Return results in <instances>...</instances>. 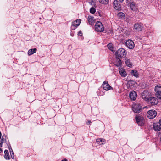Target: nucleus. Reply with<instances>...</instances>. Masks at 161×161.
<instances>
[{
  "label": "nucleus",
  "mask_w": 161,
  "mask_h": 161,
  "mask_svg": "<svg viewBox=\"0 0 161 161\" xmlns=\"http://www.w3.org/2000/svg\"><path fill=\"white\" fill-rule=\"evenodd\" d=\"M88 2L92 5H94L95 4V2L94 0H89Z\"/></svg>",
  "instance_id": "nucleus-29"
},
{
  "label": "nucleus",
  "mask_w": 161,
  "mask_h": 161,
  "mask_svg": "<svg viewBox=\"0 0 161 161\" xmlns=\"http://www.w3.org/2000/svg\"><path fill=\"white\" fill-rule=\"evenodd\" d=\"M91 121L90 120H89L86 123V124L87 125H89L91 123Z\"/></svg>",
  "instance_id": "nucleus-35"
},
{
  "label": "nucleus",
  "mask_w": 161,
  "mask_h": 161,
  "mask_svg": "<svg viewBox=\"0 0 161 161\" xmlns=\"http://www.w3.org/2000/svg\"><path fill=\"white\" fill-rule=\"evenodd\" d=\"M125 43L127 47L130 49H133L135 47L134 42L131 40L128 39L126 40Z\"/></svg>",
  "instance_id": "nucleus-9"
},
{
  "label": "nucleus",
  "mask_w": 161,
  "mask_h": 161,
  "mask_svg": "<svg viewBox=\"0 0 161 161\" xmlns=\"http://www.w3.org/2000/svg\"><path fill=\"white\" fill-rule=\"evenodd\" d=\"M119 72L121 76L124 77L126 76L127 75L126 71L125 69H120L119 70Z\"/></svg>",
  "instance_id": "nucleus-17"
},
{
  "label": "nucleus",
  "mask_w": 161,
  "mask_h": 161,
  "mask_svg": "<svg viewBox=\"0 0 161 161\" xmlns=\"http://www.w3.org/2000/svg\"><path fill=\"white\" fill-rule=\"evenodd\" d=\"M2 152V150L1 148H0V153Z\"/></svg>",
  "instance_id": "nucleus-40"
},
{
  "label": "nucleus",
  "mask_w": 161,
  "mask_h": 161,
  "mask_svg": "<svg viewBox=\"0 0 161 161\" xmlns=\"http://www.w3.org/2000/svg\"><path fill=\"white\" fill-rule=\"evenodd\" d=\"M5 155L4 156L6 160H9L10 159L9 154L8 151L7 150H5L4 151Z\"/></svg>",
  "instance_id": "nucleus-21"
},
{
  "label": "nucleus",
  "mask_w": 161,
  "mask_h": 161,
  "mask_svg": "<svg viewBox=\"0 0 161 161\" xmlns=\"http://www.w3.org/2000/svg\"><path fill=\"white\" fill-rule=\"evenodd\" d=\"M153 129L155 131H159L161 130V127L159 124L158 123H154L153 124Z\"/></svg>",
  "instance_id": "nucleus-14"
},
{
  "label": "nucleus",
  "mask_w": 161,
  "mask_h": 161,
  "mask_svg": "<svg viewBox=\"0 0 161 161\" xmlns=\"http://www.w3.org/2000/svg\"><path fill=\"white\" fill-rule=\"evenodd\" d=\"M131 74L137 78L139 76V74L137 71L136 70H132L131 71Z\"/></svg>",
  "instance_id": "nucleus-22"
},
{
  "label": "nucleus",
  "mask_w": 161,
  "mask_h": 161,
  "mask_svg": "<svg viewBox=\"0 0 161 161\" xmlns=\"http://www.w3.org/2000/svg\"><path fill=\"white\" fill-rule=\"evenodd\" d=\"M80 19H77L76 20L72 22V26L71 27V28L72 30H75V27H76L78 26L80 23Z\"/></svg>",
  "instance_id": "nucleus-11"
},
{
  "label": "nucleus",
  "mask_w": 161,
  "mask_h": 161,
  "mask_svg": "<svg viewBox=\"0 0 161 161\" xmlns=\"http://www.w3.org/2000/svg\"><path fill=\"white\" fill-rule=\"evenodd\" d=\"M157 115V112L154 110H151L148 111L147 114V117L149 119H153Z\"/></svg>",
  "instance_id": "nucleus-7"
},
{
  "label": "nucleus",
  "mask_w": 161,
  "mask_h": 161,
  "mask_svg": "<svg viewBox=\"0 0 161 161\" xmlns=\"http://www.w3.org/2000/svg\"><path fill=\"white\" fill-rule=\"evenodd\" d=\"M99 2L100 3L105 4H107L108 3V0H99Z\"/></svg>",
  "instance_id": "nucleus-28"
},
{
  "label": "nucleus",
  "mask_w": 161,
  "mask_h": 161,
  "mask_svg": "<svg viewBox=\"0 0 161 161\" xmlns=\"http://www.w3.org/2000/svg\"><path fill=\"white\" fill-rule=\"evenodd\" d=\"M132 109L134 112L139 113L141 112L142 107L140 104H134L133 105Z\"/></svg>",
  "instance_id": "nucleus-4"
},
{
  "label": "nucleus",
  "mask_w": 161,
  "mask_h": 161,
  "mask_svg": "<svg viewBox=\"0 0 161 161\" xmlns=\"http://www.w3.org/2000/svg\"><path fill=\"white\" fill-rule=\"evenodd\" d=\"M117 16L120 18H124L125 17L124 14L122 12H119L117 14Z\"/></svg>",
  "instance_id": "nucleus-26"
},
{
  "label": "nucleus",
  "mask_w": 161,
  "mask_h": 161,
  "mask_svg": "<svg viewBox=\"0 0 161 161\" xmlns=\"http://www.w3.org/2000/svg\"><path fill=\"white\" fill-rule=\"evenodd\" d=\"M156 96L159 100H161V86L157 85L155 87Z\"/></svg>",
  "instance_id": "nucleus-5"
},
{
  "label": "nucleus",
  "mask_w": 161,
  "mask_h": 161,
  "mask_svg": "<svg viewBox=\"0 0 161 161\" xmlns=\"http://www.w3.org/2000/svg\"><path fill=\"white\" fill-rule=\"evenodd\" d=\"M95 31L99 32H103L104 31V27L101 22L97 21L95 25Z\"/></svg>",
  "instance_id": "nucleus-2"
},
{
  "label": "nucleus",
  "mask_w": 161,
  "mask_h": 161,
  "mask_svg": "<svg viewBox=\"0 0 161 161\" xmlns=\"http://www.w3.org/2000/svg\"><path fill=\"white\" fill-rule=\"evenodd\" d=\"M147 102L152 105H155L158 104V101L156 97H150Z\"/></svg>",
  "instance_id": "nucleus-8"
},
{
  "label": "nucleus",
  "mask_w": 161,
  "mask_h": 161,
  "mask_svg": "<svg viewBox=\"0 0 161 161\" xmlns=\"http://www.w3.org/2000/svg\"><path fill=\"white\" fill-rule=\"evenodd\" d=\"M108 47L109 49L111 50L112 52H114L115 50L114 49V47H113L112 44L111 43H109L108 45Z\"/></svg>",
  "instance_id": "nucleus-24"
},
{
  "label": "nucleus",
  "mask_w": 161,
  "mask_h": 161,
  "mask_svg": "<svg viewBox=\"0 0 161 161\" xmlns=\"http://www.w3.org/2000/svg\"><path fill=\"white\" fill-rule=\"evenodd\" d=\"M1 135H2V134H1V132L0 131V139L1 138Z\"/></svg>",
  "instance_id": "nucleus-39"
},
{
  "label": "nucleus",
  "mask_w": 161,
  "mask_h": 161,
  "mask_svg": "<svg viewBox=\"0 0 161 161\" xmlns=\"http://www.w3.org/2000/svg\"><path fill=\"white\" fill-rule=\"evenodd\" d=\"M6 141V139H4V136L3 135L2 138L1 139V140L0 141V146L1 147L2 146V144L3 143L5 142Z\"/></svg>",
  "instance_id": "nucleus-27"
},
{
  "label": "nucleus",
  "mask_w": 161,
  "mask_h": 161,
  "mask_svg": "<svg viewBox=\"0 0 161 161\" xmlns=\"http://www.w3.org/2000/svg\"><path fill=\"white\" fill-rule=\"evenodd\" d=\"M94 20V18L93 17L91 16H89L88 18V21L89 23L91 24H92V23Z\"/></svg>",
  "instance_id": "nucleus-25"
},
{
  "label": "nucleus",
  "mask_w": 161,
  "mask_h": 161,
  "mask_svg": "<svg viewBox=\"0 0 161 161\" xmlns=\"http://www.w3.org/2000/svg\"><path fill=\"white\" fill-rule=\"evenodd\" d=\"M95 11V9L93 7L91 8L90 9V12L92 14H94Z\"/></svg>",
  "instance_id": "nucleus-30"
},
{
  "label": "nucleus",
  "mask_w": 161,
  "mask_h": 161,
  "mask_svg": "<svg viewBox=\"0 0 161 161\" xmlns=\"http://www.w3.org/2000/svg\"><path fill=\"white\" fill-rule=\"evenodd\" d=\"M106 140L104 139H97L96 140V142L99 145L104 144L105 143Z\"/></svg>",
  "instance_id": "nucleus-16"
},
{
  "label": "nucleus",
  "mask_w": 161,
  "mask_h": 161,
  "mask_svg": "<svg viewBox=\"0 0 161 161\" xmlns=\"http://www.w3.org/2000/svg\"><path fill=\"white\" fill-rule=\"evenodd\" d=\"M126 52L124 48L119 49L115 53L116 58H124L126 55Z\"/></svg>",
  "instance_id": "nucleus-1"
},
{
  "label": "nucleus",
  "mask_w": 161,
  "mask_h": 161,
  "mask_svg": "<svg viewBox=\"0 0 161 161\" xmlns=\"http://www.w3.org/2000/svg\"><path fill=\"white\" fill-rule=\"evenodd\" d=\"M135 119L139 125L142 126L144 123V119L143 117L140 115H136L135 116Z\"/></svg>",
  "instance_id": "nucleus-3"
},
{
  "label": "nucleus",
  "mask_w": 161,
  "mask_h": 161,
  "mask_svg": "<svg viewBox=\"0 0 161 161\" xmlns=\"http://www.w3.org/2000/svg\"><path fill=\"white\" fill-rule=\"evenodd\" d=\"M10 155H11V158L12 159L14 158V153L13 152V153L11 152V153H10Z\"/></svg>",
  "instance_id": "nucleus-33"
},
{
  "label": "nucleus",
  "mask_w": 161,
  "mask_h": 161,
  "mask_svg": "<svg viewBox=\"0 0 161 161\" xmlns=\"http://www.w3.org/2000/svg\"><path fill=\"white\" fill-rule=\"evenodd\" d=\"M61 161H68L66 159H63L61 160Z\"/></svg>",
  "instance_id": "nucleus-38"
},
{
  "label": "nucleus",
  "mask_w": 161,
  "mask_h": 161,
  "mask_svg": "<svg viewBox=\"0 0 161 161\" xmlns=\"http://www.w3.org/2000/svg\"><path fill=\"white\" fill-rule=\"evenodd\" d=\"M133 82V83H134V81H131V80H130V81H128V84H129L130 85V83H131V82Z\"/></svg>",
  "instance_id": "nucleus-34"
},
{
  "label": "nucleus",
  "mask_w": 161,
  "mask_h": 161,
  "mask_svg": "<svg viewBox=\"0 0 161 161\" xmlns=\"http://www.w3.org/2000/svg\"><path fill=\"white\" fill-rule=\"evenodd\" d=\"M119 1L121 3H122L123 2V1H124V0H119Z\"/></svg>",
  "instance_id": "nucleus-37"
},
{
  "label": "nucleus",
  "mask_w": 161,
  "mask_h": 161,
  "mask_svg": "<svg viewBox=\"0 0 161 161\" xmlns=\"http://www.w3.org/2000/svg\"><path fill=\"white\" fill-rule=\"evenodd\" d=\"M82 32L81 31H80L78 33V35L80 36H82Z\"/></svg>",
  "instance_id": "nucleus-32"
},
{
  "label": "nucleus",
  "mask_w": 161,
  "mask_h": 161,
  "mask_svg": "<svg viewBox=\"0 0 161 161\" xmlns=\"http://www.w3.org/2000/svg\"><path fill=\"white\" fill-rule=\"evenodd\" d=\"M37 49L36 48L30 49L28 52V54L29 55H31L36 52Z\"/></svg>",
  "instance_id": "nucleus-18"
},
{
  "label": "nucleus",
  "mask_w": 161,
  "mask_h": 161,
  "mask_svg": "<svg viewBox=\"0 0 161 161\" xmlns=\"http://www.w3.org/2000/svg\"><path fill=\"white\" fill-rule=\"evenodd\" d=\"M8 148H9L10 153H11V152L13 153V150L12 149L11 147L10 146H8Z\"/></svg>",
  "instance_id": "nucleus-31"
},
{
  "label": "nucleus",
  "mask_w": 161,
  "mask_h": 161,
  "mask_svg": "<svg viewBox=\"0 0 161 161\" xmlns=\"http://www.w3.org/2000/svg\"><path fill=\"white\" fill-rule=\"evenodd\" d=\"M159 124L161 126V119L159 120Z\"/></svg>",
  "instance_id": "nucleus-36"
},
{
  "label": "nucleus",
  "mask_w": 161,
  "mask_h": 161,
  "mask_svg": "<svg viewBox=\"0 0 161 161\" xmlns=\"http://www.w3.org/2000/svg\"><path fill=\"white\" fill-rule=\"evenodd\" d=\"M103 87L105 90H108L112 89V87L109 85L107 81H105L103 83Z\"/></svg>",
  "instance_id": "nucleus-12"
},
{
  "label": "nucleus",
  "mask_w": 161,
  "mask_h": 161,
  "mask_svg": "<svg viewBox=\"0 0 161 161\" xmlns=\"http://www.w3.org/2000/svg\"><path fill=\"white\" fill-rule=\"evenodd\" d=\"M125 64L129 67H131L132 66V64L130 62V59L128 58H126L125 59Z\"/></svg>",
  "instance_id": "nucleus-20"
},
{
  "label": "nucleus",
  "mask_w": 161,
  "mask_h": 161,
  "mask_svg": "<svg viewBox=\"0 0 161 161\" xmlns=\"http://www.w3.org/2000/svg\"><path fill=\"white\" fill-rule=\"evenodd\" d=\"M145 107H143V108H145Z\"/></svg>",
  "instance_id": "nucleus-41"
},
{
  "label": "nucleus",
  "mask_w": 161,
  "mask_h": 161,
  "mask_svg": "<svg viewBox=\"0 0 161 161\" xmlns=\"http://www.w3.org/2000/svg\"><path fill=\"white\" fill-rule=\"evenodd\" d=\"M134 29L137 31H140L142 30V26L139 23H136L134 25Z\"/></svg>",
  "instance_id": "nucleus-15"
},
{
  "label": "nucleus",
  "mask_w": 161,
  "mask_h": 161,
  "mask_svg": "<svg viewBox=\"0 0 161 161\" xmlns=\"http://www.w3.org/2000/svg\"><path fill=\"white\" fill-rule=\"evenodd\" d=\"M130 7L131 9L133 10H135L136 9V4L133 2L131 3L130 4Z\"/></svg>",
  "instance_id": "nucleus-23"
},
{
  "label": "nucleus",
  "mask_w": 161,
  "mask_h": 161,
  "mask_svg": "<svg viewBox=\"0 0 161 161\" xmlns=\"http://www.w3.org/2000/svg\"><path fill=\"white\" fill-rule=\"evenodd\" d=\"M130 97L132 100H135L136 98L137 94L136 92L134 91H131L130 93Z\"/></svg>",
  "instance_id": "nucleus-13"
},
{
  "label": "nucleus",
  "mask_w": 161,
  "mask_h": 161,
  "mask_svg": "<svg viewBox=\"0 0 161 161\" xmlns=\"http://www.w3.org/2000/svg\"><path fill=\"white\" fill-rule=\"evenodd\" d=\"M150 97V93L147 91H145L142 93V98L147 102L148 101Z\"/></svg>",
  "instance_id": "nucleus-6"
},
{
  "label": "nucleus",
  "mask_w": 161,
  "mask_h": 161,
  "mask_svg": "<svg viewBox=\"0 0 161 161\" xmlns=\"http://www.w3.org/2000/svg\"><path fill=\"white\" fill-rule=\"evenodd\" d=\"M115 65L117 67H120L121 66L122 63L119 58H116V62Z\"/></svg>",
  "instance_id": "nucleus-19"
},
{
  "label": "nucleus",
  "mask_w": 161,
  "mask_h": 161,
  "mask_svg": "<svg viewBox=\"0 0 161 161\" xmlns=\"http://www.w3.org/2000/svg\"><path fill=\"white\" fill-rule=\"evenodd\" d=\"M113 5L114 8L118 11H120L121 10V6L120 4L119 3L118 1L115 0L113 2Z\"/></svg>",
  "instance_id": "nucleus-10"
}]
</instances>
